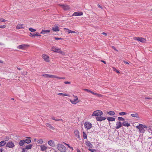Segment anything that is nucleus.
<instances>
[{
  "label": "nucleus",
  "instance_id": "52",
  "mask_svg": "<svg viewBox=\"0 0 152 152\" xmlns=\"http://www.w3.org/2000/svg\"><path fill=\"white\" fill-rule=\"evenodd\" d=\"M57 121H63L62 119H57Z\"/></svg>",
  "mask_w": 152,
  "mask_h": 152
},
{
  "label": "nucleus",
  "instance_id": "31",
  "mask_svg": "<svg viewBox=\"0 0 152 152\" xmlns=\"http://www.w3.org/2000/svg\"><path fill=\"white\" fill-rule=\"evenodd\" d=\"M24 142L25 143H26L27 144H29L31 142V140L29 139H26L24 140Z\"/></svg>",
  "mask_w": 152,
  "mask_h": 152
},
{
  "label": "nucleus",
  "instance_id": "28",
  "mask_svg": "<svg viewBox=\"0 0 152 152\" xmlns=\"http://www.w3.org/2000/svg\"><path fill=\"white\" fill-rule=\"evenodd\" d=\"M32 145L31 144H29V145H27L25 147V148L27 149H31L32 147Z\"/></svg>",
  "mask_w": 152,
  "mask_h": 152
},
{
  "label": "nucleus",
  "instance_id": "61",
  "mask_svg": "<svg viewBox=\"0 0 152 152\" xmlns=\"http://www.w3.org/2000/svg\"><path fill=\"white\" fill-rule=\"evenodd\" d=\"M75 33V31H72L71 30V33Z\"/></svg>",
  "mask_w": 152,
  "mask_h": 152
},
{
  "label": "nucleus",
  "instance_id": "2",
  "mask_svg": "<svg viewBox=\"0 0 152 152\" xmlns=\"http://www.w3.org/2000/svg\"><path fill=\"white\" fill-rule=\"evenodd\" d=\"M136 127L139 129L140 133H144L145 132V130L144 128H147V127L145 125H143L142 124H139L138 126H136Z\"/></svg>",
  "mask_w": 152,
  "mask_h": 152
},
{
  "label": "nucleus",
  "instance_id": "29",
  "mask_svg": "<svg viewBox=\"0 0 152 152\" xmlns=\"http://www.w3.org/2000/svg\"><path fill=\"white\" fill-rule=\"evenodd\" d=\"M107 113L108 114H109L110 115H113L115 114V112L113 111L107 112Z\"/></svg>",
  "mask_w": 152,
  "mask_h": 152
},
{
  "label": "nucleus",
  "instance_id": "33",
  "mask_svg": "<svg viewBox=\"0 0 152 152\" xmlns=\"http://www.w3.org/2000/svg\"><path fill=\"white\" fill-rule=\"evenodd\" d=\"M64 29L65 30V31H66L68 32V34L71 33V30H69V29L68 28H64Z\"/></svg>",
  "mask_w": 152,
  "mask_h": 152
},
{
  "label": "nucleus",
  "instance_id": "55",
  "mask_svg": "<svg viewBox=\"0 0 152 152\" xmlns=\"http://www.w3.org/2000/svg\"><path fill=\"white\" fill-rule=\"evenodd\" d=\"M6 21V20H5L4 19H3L2 18V20H1V22H5Z\"/></svg>",
  "mask_w": 152,
  "mask_h": 152
},
{
  "label": "nucleus",
  "instance_id": "44",
  "mask_svg": "<svg viewBox=\"0 0 152 152\" xmlns=\"http://www.w3.org/2000/svg\"><path fill=\"white\" fill-rule=\"evenodd\" d=\"M6 25H5L0 26V28H4L6 27Z\"/></svg>",
  "mask_w": 152,
  "mask_h": 152
},
{
  "label": "nucleus",
  "instance_id": "6",
  "mask_svg": "<svg viewBox=\"0 0 152 152\" xmlns=\"http://www.w3.org/2000/svg\"><path fill=\"white\" fill-rule=\"evenodd\" d=\"M15 146L14 143L12 141H9L6 143V147L11 148H13Z\"/></svg>",
  "mask_w": 152,
  "mask_h": 152
},
{
  "label": "nucleus",
  "instance_id": "5",
  "mask_svg": "<svg viewBox=\"0 0 152 152\" xmlns=\"http://www.w3.org/2000/svg\"><path fill=\"white\" fill-rule=\"evenodd\" d=\"M58 5L60 6L65 11L69 10L70 9L69 7L66 4H59Z\"/></svg>",
  "mask_w": 152,
  "mask_h": 152
},
{
  "label": "nucleus",
  "instance_id": "16",
  "mask_svg": "<svg viewBox=\"0 0 152 152\" xmlns=\"http://www.w3.org/2000/svg\"><path fill=\"white\" fill-rule=\"evenodd\" d=\"M24 24H18L16 26V29H19L21 28H24Z\"/></svg>",
  "mask_w": 152,
  "mask_h": 152
},
{
  "label": "nucleus",
  "instance_id": "59",
  "mask_svg": "<svg viewBox=\"0 0 152 152\" xmlns=\"http://www.w3.org/2000/svg\"><path fill=\"white\" fill-rule=\"evenodd\" d=\"M29 35H31V36H32L33 35H34V34L31 33H30L29 34Z\"/></svg>",
  "mask_w": 152,
  "mask_h": 152
},
{
  "label": "nucleus",
  "instance_id": "54",
  "mask_svg": "<svg viewBox=\"0 0 152 152\" xmlns=\"http://www.w3.org/2000/svg\"><path fill=\"white\" fill-rule=\"evenodd\" d=\"M51 119H52L53 120H54L56 121H57V119H55V118L54 117H52L51 118Z\"/></svg>",
  "mask_w": 152,
  "mask_h": 152
},
{
  "label": "nucleus",
  "instance_id": "3",
  "mask_svg": "<svg viewBox=\"0 0 152 152\" xmlns=\"http://www.w3.org/2000/svg\"><path fill=\"white\" fill-rule=\"evenodd\" d=\"M57 148L61 152H65L66 150L65 146L61 144H58L57 145Z\"/></svg>",
  "mask_w": 152,
  "mask_h": 152
},
{
  "label": "nucleus",
  "instance_id": "22",
  "mask_svg": "<svg viewBox=\"0 0 152 152\" xmlns=\"http://www.w3.org/2000/svg\"><path fill=\"white\" fill-rule=\"evenodd\" d=\"M74 133L75 136L77 137L79 139L80 138V137L79 135V132L78 130H75L74 131Z\"/></svg>",
  "mask_w": 152,
  "mask_h": 152
},
{
  "label": "nucleus",
  "instance_id": "58",
  "mask_svg": "<svg viewBox=\"0 0 152 152\" xmlns=\"http://www.w3.org/2000/svg\"><path fill=\"white\" fill-rule=\"evenodd\" d=\"M90 93H91L92 94H93L94 95V94H95V93H94V92H93L92 91H91V92H90Z\"/></svg>",
  "mask_w": 152,
  "mask_h": 152
},
{
  "label": "nucleus",
  "instance_id": "26",
  "mask_svg": "<svg viewBox=\"0 0 152 152\" xmlns=\"http://www.w3.org/2000/svg\"><path fill=\"white\" fill-rule=\"evenodd\" d=\"M107 120L108 121H115V118L113 117H108L107 118Z\"/></svg>",
  "mask_w": 152,
  "mask_h": 152
},
{
  "label": "nucleus",
  "instance_id": "50",
  "mask_svg": "<svg viewBox=\"0 0 152 152\" xmlns=\"http://www.w3.org/2000/svg\"><path fill=\"white\" fill-rule=\"evenodd\" d=\"M111 47L113 49H114L115 50H116L117 51H118V50L116 49V48H115V47L114 46H111Z\"/></svg>",
  "mask_w": 152,
  "mask_h": 152
},
{
  "label": "nucleus",
  "instance_id": "56",
  "mask_svg": "<svg viewBox=\"0 0 152 152\" xmlns=\"http://www.w3.org/2000/svg\"><path fill=\"white\" fill-rule=\"evenodd\" d=\"M151 99V98H148V97H145V99Z\"/></svg>",
  "mask_w": 152,
  "mask_h": 152
},
{
  "label": "nucleus",
  "instance_id": "15",
  "mask_svg": "<svg viewBox=\"0 0 152 152\" xmlns=\"http://www.w3.org/2000/svg\"><path fill=\"white\" fill-rule=\"evenodd\" d=\"M106 119V118L102 116H97L96 117V120L98 121H102Z\"/></svg>",
  "mask_w": 152,
  "mask_h": 152
},
{
  "label": "nucleus",
  "instance_id": "8",
  "mask_svg": "<svg viewBox=\"0 0 152 152\" xmlns=\"http://www.w3.org/2000/svg\"><path fill=\"white\" fill-rule=\"evenodd\" d=\"M134 39L135 40L139 41L142 42H145L146 41V39L144 38L139 37H134Z\"/></svg>",
  "mask_w": 152,
  "mask_h": 152
},
{
  "label": "nucleus",
  "instance_id": "32",
  "mask_svg": "<svg viewBox=\"0 0 152 152\" xmlns=\"http://www.w3.org/2000/svg\"><path fill=\"white\" fill-rule=\"evenodd\" d=\"M36 36L40 37L41 36V35H39L38 33H37L36 34H34V35H33L32 36L29 35L30 37H35Z\"/></svg>",
  "mask_w": 152,
  "mask_h": 152
},
{
  "label": "nucleus",
  "instance_id": "20",
  "mask_svg": "<svg viewBox=\"0 0 152 152\" xmlns=\"http://www.w3.org/2000/svg\"><path fill=\"white\" fill-rule=\"evenodd\" d=\"M45 125L47 127H49L52 130H54L55 129V128L53 126H52L50 124L47 123Z\"/></svg>",
  "mask_w": 152,
  "mask_h": 152
},
{
  "label": "nucleus",
  "instance_id": "49",
  "mask_svg": "<svg viewBox=\"0 0 152 152\" xmlns=\"http://www.w3.org/2000/svg\"><path fill=\"white\" fill-rule=\"evenodd\" d=\"M48 74H43L42 75V76L46 77H48Z\"/></svg>",
  "mask_w": 152,
  "mask_h": 152
},
{
  "label": "nucleus",
  "instance_id": "12",
  "mask_svg": "<svg viewBox=\"0 0 152 152\" xmlns=\"http://www.w3.org/2000/svg\"><path fill=\"white\" fill-rule=\"evenodd\" d=\"M83 15L82 12H75L73 14L72 16H80Z\"/></svg>",
  "mask_w": 152,
  "mask_h": 152
},
{
  "label": "nucleus",
  "instance_id": "1",
  "mask_svg": "<svg viewBox=\"0 0 152 152\" xmlns=\"http://www.w3.org/2000/svg\"><path fill=\"white\" fill-rule=\"evenodd\" d=\"M51 50L53 52L61 53L63 55H65V53L62 51L60 49L58 48L55 46H53L51 48Z\"/></svg>",
  "mask_w": 152,
  "mask_h": 152
},
{
  "label": "nucleus",
  "instance_id": "30",
  "mask_svg": "<svg viewBox=\"0 0 152 152\" xmlns=\"http://www.w3.org/2000/svg\"><path fill=\"white\" fill-rule=\"evenodd\" d=\"M50 31L48 30H42V31L40 33L41 34H44L47 33H49L50 32Z\"/></svg>",
  "mask_w": 152,
  "mask_h": 152
},
{
  "label": "nucleus",
  "instance_id": "27",
  "mask_svg": "<svg viewBox=\"0 0 152 152\" xmlns=\"http://www.w3.org/2000/svg\"><path fill=\"white\" fill-rule=\"evenodd\" d=\"M41 150L42 151H45L47 149V147L45 145H41L40 146Z\"/></svg>",
  "mask_w": 152,
  "mask_h": 152
},
{
  "label": "nucleus",
  "instance_id": "11",
  "mask_svg": "<svg viewBox=\"0 0 152 152\" xmlns=\"http://www.w3.org/2000/svg\"><path fill=\"white\" fill-rule=\"evenodd\" d=\"M48 77L50 78H56L58 79H65V78L64 77H58L56 75H48Z\"/></svg>",
  "mask_w": 152,
  "mask_h": 152
},
{
  "label": "nucleus",
  "instance_id": "43",
  "mask_svg": "<svg viewBox=\"0 0 152 152\" xmlns=\"http://www.w3.org/2000/svg\"><path fill=\"white\" fill-rule=\"evenodd\" d=\"M9 139V138L8 137H6L4 139L5 141L6 142V141H8Z\"/></svg>",
  "mask_w": 152,
  "mask_h": 152
},
{
  "label": "nucleus",
  "instance_id": "63",
  "mask_svg": "<svg viewBox=\"0 0 152 152\" xmlns=\"http://www.w3.org/2000/svg\"><path fill=\"white\" fill-rule=\"evenodd\" d=\"M3 149L2 148H0V152H2Z\"/></svg>",
  "mask_w": 152,
  "mask_h": 152
},
{
  "label": "nucleus",
  "instance_id": "13",
  "mask_svg": "<svg viewBox=\"0 0 152 152\" xmlns=\"http://www.w3.org/2000/svg\"><path fill=\"white\" fill-rule=\"evenodd\" d=\"M42 58L46 62H49L50 61L48 56L46 55L43 54L42 55Z\"/></svg>",
  "mask_w": 152,
  "mask_h": 152
},
{
  "label": "nucleus",
  "instance_id": "60",
  "mask_svg": "<svg viewBox=\"0 0 152 152\" xmlns=\"http://www.w3.org/2000/svg\"><path fill=\"white\" fill-rule=\"evenodd\" d=\"M77 152H81L78 149H77Z\"/></svg>",
  "mask_w": 152,
  "mask_h": 152
},
{
  "label": "nucleus",
  "instance_id": "25",
  "mask_svg": "<svg viewBox=\"0 0 152 152\" xmlns=\"http://www.w3.org/2000/svg\"><path fill=\"white\" fill-rule=\"evenodd\" d=\"M6 144V142L4 140L1 141L0 142V147H2Z\"/></svg>",
  "mask_w": 152,
  "mask_h": 152
},
{
  "label": "nucleus",
  "instance_id": "21",
  "mask_svg": "<svg viewBox=\"0 0 152 152\" xmlns=\"http://www.w3.org/2000/svg\"><path fill=\"white\" fill-rule=\"evenodd\" d=\"M48 144L51 146H54L55 145L54 142L52 140H50L48 141Z\"/></svg>",
  "mask_w": 152,
  "mask_h": 152
},
{
  "label": "nucleus",
  "instance_id": "38",
  "mask_svg": "<svg viewBox=\"0 0 152 152\" xmlns=\"http://www.w3.org/2000/svg\"><path fill=\"white\" fill-rule=\"evenodd\" d=\"M83 137L84 138L86 139L87 137V135L86 134L85 132H83Z\"/></svg>",
  "mask_w": 152,
  "mask_h": 152
},
{
  "label": "nucleus",
  "instance_id": "37",
  "mask_svg": "<svg viewBox=\"0 0 152 152\" xmlns=\"http://www.w3.org/2000/svg\"><path fill=\"white\" fill-rule=\"evenodd\" d=\"M127 114L126 113L122 112H120L119 113V115H126Z\"/></svg>",
  "mask_w": 152,
  "mask_h": 152
},
{
  "label": "nucleus",
  "instance_id": "9",
  "mask_svg": "<svg viewBox=\"0 0 152 152\" xmlns=\"http://www.w3.org/2000/svg\"><path fill=\"white\" fill-rule=\"evenodd\" d=\"M74 96L75 97V99L73 100H70V102L72 104H75L77 102H79V101L77 96Z\"/></svg>",
  "mask_w": 152,
  "mask_h": 152
},
{
  "label": "nucleus",
  "instance_id": "41",
  "mask_svg": "<svg viewBox=\"0 0 152 152\" xmlns=\"http://www.w3.org/2000/svg\"><path fill=\"white\" fill-rule=\"evenodd\" d=\"M66 145H67L68 147L72 149V150H73V148L70 146L68 144H66L65 142L64 143Z\"/></svg>",
  "mask_w": 152,
  "mask_h": 152
},
{
  "label": "nucleus",
  "instance_id": "24",
  "mask_svg": "<svg viewBox=\"0 0 152 152\" xmlns=\"http://www.w3.org/2000/svg\"><path fill=\"white\" fill-rule=\"evenodd\" d=\"M52 29L54 31H59L58 29V27L57 26L52 27Z\"/></svg>",
  "mask_w": 152,
  "mask_h": 152
},
{
  "label": "nucleus",
  "instance_id": "53",
  "mask_svg": "<svg viewBox=\"0 0 152 152\" xmlns=\"http://www.w3.org/2000/svg\"><path fill=\"white\" fill-rule=\"evenodd\" d=\"M102 34L103 35H105V36H107V33H105V32H102Z\"/></svg>",
  "mask_w": 152,
  "mask_h": 152
},
{
  "label": "nucleus",
  "instance_id": "40",
  "mask_svg": "<svg viewBox=\"0 0 152 152\" xmlns=\"http://www.w3.org/2000/svg\"><path fill=\"white\" fill-rule=\"evenodd\" d=\"M58 95H59L61 96H68L66 94H64L62 93H59L58 94Z\"/></svg>",
  "mask_w": 152,
  "mask_h": 152
},
{
  "label": "nucleus",
  "instance_id": "46",
  "mask_svg": "<svg viewBox=\"0 0 152 152\" xmlns=\"http://www.w3.org/2000/svg\"><path fill=\"white\" fill-rule=\"evenodd\" d=\"M55 39L56 40H58L60 39H62V38H61L55 37Z\"/></svg>",
  "mask_w": 152,
  "mask_h": 152
},
{
  "label": "nucleus",
  "instance_id": "23",
  "mask_svg": "<svg viewBox=\"0 0 152 152\" xmlns=\"http://www.w3.org/2000/svg\"><path fill=\"white\" fill-rule=\"evenodd\" d=\"M131 116L134 117H136L137 118H139V115L137 113L134 112V113L131 114Z\"/></svg>",
  "mask_w": 152,
  "mask_h": 152
},
{
  "label": "nucleus",
  "instance_id": "34",
  "mask_svg": "<svg viewBox=\"0 0 152 152\" xmlns=\"http://www.w3.org/2000/svg\"><path fill=\"white\" fill-rule=\"evenodd\" d=\"M118 120L121 121H124L125 120V119L124 118L121 117H118Z\"/></svg>",
  "mask_w": 152,
  "mask_h": 152
},
{
  "label": "nucleus",
  "instance_id": "42",
  "mask_svg": "<svg viewBox=\"0 0 152 152\" xmlns=\"http://www.w3.org/2000/svg\"><path fill=\"white\" fill-rule=\"evenodd\" d=\"M22 152H27V150H26V149L25 148H22Z\"/></svg>",
  "mask_w": 152,
  "mask_h": 152
},
{
  "label": "nucleus",
  "instance_id": "36",
  "mask_svg": "<svg viewBox=\"0 0 152 152\" xmlns=\"http://www.w3.org/2000/svg\"><path fill=\"white\" fill-rule=\"evenodd\" d=\"M88 150L92 152H96V150L94 149L88 148Z\"/></svg>",
  "mask_w": 152,
  "mask_h": 152
},
{
  "label": "nucleus",
  "instance_id": "17",
  "mask_svg": "<svg viewBox=\"0 0 152 152\" xmlns=\"http://www.w3.org/2000/svg\"><path fill=\"white\" fill-rule=\"evenodd\" d=\"M85 144L86 145L90 148H92L93 147V145L91 143V142L88 140L86 142Z\"/></svg>",
  "mask_w": 152,
  "mask_h": 152
},
{
  "label": "nucleus",
  "instance_id": "47",
  "mask_svg": "<svg viewBox=\"0 0 152 152\" xmlns=\"http://www.w3.org/2000/svg\"><path fill=\"white\" fill-rule=\"evenodd\" d=\"M27 74V72H22V74L25 75H26Z\"/></svg>",
  "mask_w": 152,
  "mask_h": 152
},
{
  "label": "nucleus",
  "instance_id": "48",
  "mask_svg": "<svg viewBox=\"0 0 152 152\" xmlns=\"http://www.w3.org/2000/svg\"><path fill=\"white\" fill-rule=\"evenodd\" d=\"M113 70L114 71H115L118 73H120L119 72L118 70H117L116 69H115V68H113Z\"/></svg>",
  "mask_w": 152,
  "mask_h": 152
},
{
  "label": "nucleus",
  "instance_id": "51",
  "mask_svg": "<svg viewBox=\"0 0 152 152\" xmlns=\"http://www.w3.org/2000/svg\"><path fill=\"white\" fill-rule=\"evenodd\" d=\"M64 83L66 84H70V83L69 82H68V81H65L64 82Z\"/></svg>",
  "mask_w": 152,
  "mask_h": 152
},
{
  "label": "nucleus",
  "instance_id": "18",
  "mask_svg": "<svg viewBox=\"0 0 152 152\" xmlns=\"http://www.w3.org/2000/svg\"><path fill=\"white\" fill-rule=\"evenodd\" d=\"M122 125L124 126H126L127 127L130 126V123H128L127 121H125V120L123 122Z\"/></svg>",
  "mask_w": 152,
  "mask_h": 152
},
{
  "label": "nucleus",
  "instance_id": "57",
  "mask_svg": "<svg viewBox=\"0 0 152 152\" xmlns=\"http://www.w3.org/2000/svg\"><path fill=\"white\" fill-rule=\"evenodd\" d=\"M98 7L102 9V7L99 4L98 5Z\"/></svg>",
  "mask_w": 152,
  "mask_h": 152
},
{
  "label": "nucleus",
  "instance_id": "45",
  "mask_svg": "<svg viewBox=\"0 0 152 152\" xmlns=\"http://www.w3.org/2000/svg\"><path fill=\"white\" fill-rule=\"evenodd\" d=\"M84 90L86 91L87 92H91V90H89V89H84Z\"/></svg>",
  "mask_w": 152,
  "mask_h": 152
},
{
  "label": "nucleus",
  "instance_id": "14",
  "mask_svg": "<svg viewBox=\"0 0 152 152\" xmlns=\"http://www.w3.org/2000/svg\"><path fill=\"white\" fill-rule=\"evenodd\" d=\"M121 122L120 121H117L116 123V126L115 128L116 129H118L121 128L122 126Z\"/></svg>",
  "mask_w": 152,
  "mask_h": 152
},
{
  "label": "nucleus",
  "instance_id": "7",
  "mask_svg": "<svg viewBox=\"0 0 152 152\" xmlns=\"http://www.w3.org/2000/svg\"><path fill=\"white\" fill-rule=\"evenodd\" d=\"M85 127L87 129H90L92 126V125L91 123L89 122H86L84 124Z\"/></svg>",
  "mask_w": 152,
  "mask_h": 152
},
{
  "label": "nucleus",
  "instance_id": "10",
  "mask_svg": "<svg viewBox=\"0 0 152 152\" xmlns=\"http://www.w3.org/2000/svg\"><path fill=\"white\" fill-rule=\"evenodd\" d=\"M28 45H22L18 46L17 48L20 49H25L26 48H28Z\"/></svg>",
  "mask_w": 152,
  "mask_h": 152
},
{
  "label": "nucleus",
  "instance_id": "35",
  "mask_svg": "<svg viewBox=\"0 0 152 152\" xmlns=\"http://www.w3.org/2000/svg\"><path fill=\"white\" fill-rule=\"evenodd\" d=\"M29 30L31 32H34L36 31V29L33 28H29Z\"/></svg>",
  "mask_w": 152,
  "mask_h": 152
},
{
  "label": "nucleus",
  "instance_id": "64",
  "mask_svg": "<svg viewBox=\"0 0 152 152\" xmlns=\"http://www.w3.org/2000/svg\"><path fill=\"white\" fill-rule=\"evenodd\" d=\"M102 62L104 63L105 64H106V62L104 61H102Z\"/></svg>",
  "mask_w": 152,
  "mask_h": 152
},
{
  "label": "nucleus",
  "instance_id": "39",
  "mask_svg": "<svg viewBox=\"0 0 152 152\" xmlns=\"http://www.w3.org/2000/svg\"><path fill=\"white\" fill-rule=\"evenodd\" d=\"M37 142L39 143L42 144L43 142V141L42 139H40L38 140Z\"/></svg>",
  "mask_w": 152,
  "mask_h": 152
},
{
  "label": "nucleus",
  "instance_id": "19",
  "mask_svg": "<svg viewBox=\"0 0 152 152\" xmlns=\"http://www.w3.org/2000/svg\"><path fill=\"white\" fill-rule=\"evenodd\" d=\"M25 143L24 140H20L19 141V145L22 147L24 146Z\"/></svg>",
  "mask_w": 152,
  "mask_h": 152
},
{
  "label": "nucleus",
  "instance_id": "62",
  "mask_svg": "<svg viewBox=\"0 0 152 152\" xmlns=\"http://www.w3.org/2000/svg\"><path fill=\"white\" fill-rule=\"evenodd\" d=\"M124 62L126 64H129L126 61H124Z\"/></svg>",
  "mask_w": 152,
  "mask_h": 152
},
{
  "label": "nucleus",
  "instance_id": "4",
  "mask_svg": "<svg viewBox=\"0 0 152 152\" xmlns=\"http://www.w3.org/2000/svg\"><path fill=\"white\" fill-rule=\"evenodd\" d=\"M103 114V112L100 110H97L94 111L92 115V116H101Z\"/></svg>",
  "mask_w": 152,
  "mask_h": 152
}]
</instances>
